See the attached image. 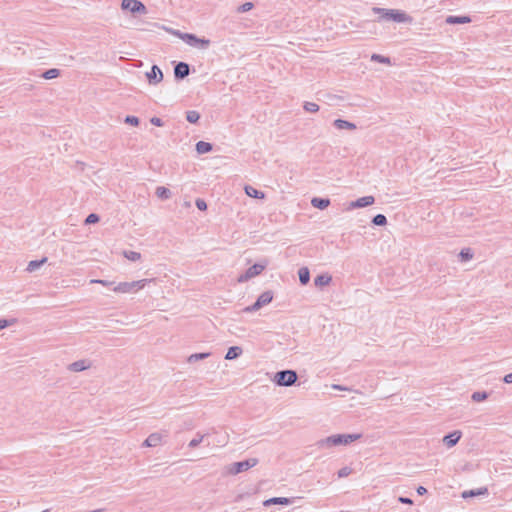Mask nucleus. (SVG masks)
<instances>
[{
  "label": "nucleus",
  "mask_w": 512,
  "mask_h": 512,
  "mask_svg": "<svg viewBox=\"0 0 512 512\" xmlns=\"http://www.w3.org/2000/svg\"><path fill=\"white\" fill-rule=\"evenodd\" d=\"M333 125L339 130H355L357 128L354 123L343 119H336Z\"/></svg>",
  "instance_id": "412c9836"
},
{
  "label": "nucleus",
  "mask_w": 512,
  "mask_h": 512,
  "mask_svg": "<svg viewBox=\"0 0 512 512\" xmlns=\"http://www.w3.org/2000/svg\"><path fill=\"white\" fill-rule=\"evenodd\" d=\"M332 388L336 389V390H347L346 388H344V387H342L340 385H337V384L332 385Z\"/></svg>",
  "instance_id": "603ef678"
},
{
  "label": "nucleus",
  "mask_w": 512,
  "mask_h": 512,
  "mask_svg": "<svg viewBox=\"0 0 512 512\" xmlns=\"http://www.w3.org/2000/svg\"><path fill=\"white\" fill-rule=\"evenodd\" d=\"M9 326V322L6 319H0V330Z\"/></svg>",
  "instance_id": "09e8293b"
},
{
  "label": "nucleus",
  "mask_w": 512,
  "mask_h": 512,
  "mask_svg": "<svg viewBox=\"0 0 512 512\" xmlns=\"http://www.w3.org/2000/svg\"><path fill=\"white\" fill-rule=\"evenodd\" d=\"M91 367V362L86 359H81L71 363L68 369L73 372H81Z\"/></svg>",
  "instance_id": "ddd939ff"
},
{
  "label": "nucleus",
  "mask_w": 512,
  "mask_h": 512,
  "mask_svg": "<svg viewBox=\"0 0 512 512\" xmlns=\"http://www.w3.org/2000/svg\"><path fill=\"white\" fill-rule=\"evenodd\" d=\"M503 381L507 384H511L512 383V372L505 375Z\"/></svg>",
  "instance_id": "8fccbe9b"
},
{
  "label": "nucleus",
  "mask_w": 512,
  "mask_h": 512,
  "mask_svg": "<svg viewBox=\"0 0 512 512\" xmlns=\"http://www.w3.org/2000/svg\"><path fill=\"white\" fill-rule=\"evenodd\" d=\"M242 354V348L239 346H232L228 349L225 359L226 360H233L238 358Z\"/></svg>",
  "instance_id": "393cba45"
},
{
  "label": "nucleus",
  "mask_w": 512,
  "mask_h": 512,
  "mask_svg": "<svg viewBox=\"0 0 512 512\" xmlns=\"http://www.w3.org/2000/svg\"><path fill=\"white\" fill-rule=\"evenodd\" d=\"M361 437L360 434H335L326 437L318 442L319 447H332L338 445H347Z\"/></svg>",
  "instance_id": "f257e3e1"
},
{
  "label": "nucleus",
  "mask_w": 512,
  "mask_h": 512,
  "mask_svg": "<svg viewBox=\"0 0 512 512\" xmlns=\"http://www.w3.org/2000/svg\"><path fill=\"white\" fill-rule=\"evenodd\" d=\"M331 281H332V276L329 275L328 273H324V274H320L315 277L314 285L316 287L322 288L324 286L329 285L331 283Z\"/></svg>",
  "instance_id": "6ab92c4d"
},
{
  "label": "nucleus",
  "mask_w": 512,
  "mask_h": 512,
  "mask_svg": "<svg viewBox=\"0 0 512 512\" xmlns=\"http://www.w3.org/2000/svg\"><path fill=\"white\" fill-rule=\"evenodd\" d=\"M417 493H418L419 495H424V494H426V493H427V489H426L425 487H423V486H419V487L417 488Z\"/></svg>",
  "instance_id": "3c124183"
},
{
  "label": "nucleus",
  "mask_w": 512,
  "mask_h": 512,
  "mask_svg": "<svg viewBox=\"0 0 512 512\" xmlns=\"http://www.w3.org/2000/svg\"><path fill=\"white\" fill-rule=\"evenodd\" d=\"M372 223L375 225V226H384L387 224V218L385 215L383 214H377L373 217L372 219Z\"/></svg>",
  "instance_id": "473e14b6"
},
{
  "label": "nucleus",
  "mask_w": 512,
  "mask_h": 512,
  "mask_svg": "<svg viewBox=\"0 0 512 512\" xmlns=\"http://www.w3.org/2000/svg\"><path fill=\"white\" fill-rule=\"evenodd\" d=\"M471 398L475 402H481L488 398V393L485 391H476L472 394Z\"/></svg>",
  "instance_id": "72a5a7b5"
},
{
  "label": "nucleus",
  "mask_w": 512,
  "mask_h": 512,
  "mask_svg": "<svg viewBox=\"0 0 512 512\" xmlns=\"http://www.w3.org/2000/svg\"><path fill=\"white\" fill-rule=\"evenodd\" d=\"M297 379H298V375H297L296 371L282 370V371H278L275 374L273 381L278 386L289 387V386L294 385L296 383Z\"/></svg>",
  "instance_id": "20e7f679"
},
{
  "label": "nucleus",
  "mask_w": 512,
  "mask_h": 512,
  "mask_svg": "<svg viewBox=\"0 0 512 512\" xmlns=\"http://www.w3.org/2000/svg\"><path fill=\"white\" fill-rule=\"evenodd\" d=\"M146 77L150 84H158L163 79V73L157 65H153L151 70L146 73Z\"/></svg>",
  "instance_id": "9d476101"
},
{
  "label": "nucleus",
  "mask_w": 512,
  "mask_h": 512,
  "mask_svg": "<svg viewBox=\"0 0 512 512\" xmlns=\"http://www.w3.org/2000/svg\"><path fill=\"white\" fill-rule=\"evenodd\" d=\"M164 29H165L167 32H169V33H171V34H173V35H175V36L179 37V38H180V39H182V40H183L184 35H187V33H183V32H181V31H179V30H174V29L166 28V27H164Z\"/></svg>",
  "instance_id": "c03bdc74"
},
{
  "label": "nucleus",
  "mask_w": 512,
  "mask_h": 512,
  "mask_svg": "<svg viewBox=\"0 0 512 512\" xmlns=\"http://www.w3.org/2000/svg\"><path fill=\"white\" fill-rule=\"evenodd\" d=\"M59 75H60V70L59 69L51 68V69L46 70L42 74V77L44 79L50 80V79L57 78Z\"/></svg>",
  "instance_id": "c756f323"
},
{
  "label": "nucleus",
  "mask_w": 512,
  "mask_h": 512,
  "mask_svg": "<svg viewBox=\"0 0 512 512\" xmlns=\"http://www.w3.org/2000/svg\"><path fill=\"white\" fill-rule=\"evenodd\" d=\"M215 435V438L210 441H207V446H210L213 444L214 446H225L228 442V436L227 435H219L218 432L215 429H212V433Z\"/></svg>",
  "instance_id": "2eb2a0df"
},
{
  "label": "nucleus",
  "mask_w": 512,
  "mask_h": 512,
  "mask_svg": "<svg viewBox=\"0 0 512 512\" xmlns=\"http://www.w3.org/2000/svg\"><path fill=\"white\" fill-rule=\"evenodd\" d=\"M459 256L462 261H468V260L472 259L473 253H472L471 249L465 248V249L461 250Z\"/></svg>",
  "instance_id": "e433bc0d"
},
{
  "label": "nucleus",
  "mask_w": 512,
  "mask_h": 512,
  "mask_svg": "<svg viewBox=\"0 0 512 512\" xmlns=\"http://www.w3.org/2000/svg\"><path fill=\"white\" fill-rule=\"evenodd\" d=\"M210 437V433L201 434L200 432L196 433V436L188 443V447L194 449L198 447L205 440L208 441Z\"/></svg>",
  "instance_id": "f3484780"
},
{
  "label": "nucleus",
  "mask_w": 512,
  "mask_h": 512,
  "mask_svg": "<svg viewBox=\"0 0 512 512\" xmlns=\"http://www.w3.org/2000/svg\"><path fill=\"white\" fill-rule=\"evenodd\" d=\"M91 284H101L103 286H107V287H110V286H115L114 285V282L112 281H108V280H102V279H92L90 281Z\"/></svg>",
  "instance_id": "ea45409f"
},
{
  "label": "nucleus",
  "mask_w": 512,
  "mask_h": 512,
  "mask_svg": "<svg viewBox=\"0 0 512 512\" xmlns=\"http://www.w3.org/2000/svg\"><path fill=\"white\" fill-rule=\"evenodd\" d=\"M155 194L158 198L162 200H167L171 197V191L163 186H159L156 188Z\"/></svg>",
  "instance_id": "cd10ccee"
},
{
  "label": "nucleus",
  "mask_w": 512,
  "mask_h": 512,
  "mask_svg": "<svg viewBox=\"0 0 512 512\" xmlns=\"http://www.w3.org/2000/svg\"><path fill=\"white\" fill-rule=\"evenodd\" d=\"M154 281V279H141L132 282H120L113 287V291L117 293H135L143 289L147 283Z\"/></svg>",
  "instance_id": "7ed1b4c3"
},
{
  "label": "nucleus",
  "mask_w": 512,
  "mask_h": 512,
  "mask_svg": "<svg viewBox=\"0 0 512 512\" xmlns=\"http://www.w3.org/2000/svg\"><path fill=\"white\" fill-rule=\"evenodd\" d=\"M98 221H99V216L95 213L89 214L87 216V218L85 219L86 224L97 223Z\"/></svg>",
  "instance_id": "79ce46f5"
},
{
  "label": "nucleus",
  "mask_w": 512,
  "mask_h": 512,
  "mask_svg": "<svg viewBox=\"0 0 512 512\" xmlns=\"http://www.w3.org/2000/svg\"><path fill=\"white\" fill-rule=\"evenodd\" d=\"M311 204L315 208L324 210L330 205V200L328 198L314 197L311 200Z\"/></svg>",
  "instance_id": "4be33fe9"
},
{
  "label": "nucleus",
  "mask_w": 512,
  "mask_h": 512,
  "mask_svg": "<svg viewBox=\"0 0 512 512\" xmlns=\"http://www.w3.org/2000/svg\"><path fill=\"white\" fill-rule=\"evenodd\" d=\"M373 11L380 14L382 19L392 20L397 23H411L413 20L412 17L400 10L373 8Z\"/></svg>",
  "instance_id": "f03ea898"
},
{
  "label": "nucleus",
  "mask_w": 512,
  "mask_h": 512,
  "mask_svg": "<svg viewBox=\"0 0 512 512\" xmlns=\"http://www.w3.org/2000/svg\"><path fill=\"white\" fill-rule=\"evenodd\" d=\"M212 144L205 141H199L196 143V151L198 154H205L212 151Z\"/></svg>",
  "instance_id": "bb28decb"
},
{
  "label": "nucleus",
  "mask_w": 512,
  "mask_h": 512,
  "mask_svg": "<svg viewBox=\"0 0 512 512\" xmlns=\"http://www.w3.org/2000/svg\"><path fill=\"white\" fill-rule=\"evenodd\" d=\"M124 121H125V123L133 125V126L139 125V119L136 116H130V115L126 116Z\"/></svg>",
  "instance_id": "a19ab883"
},
{
  "label": "nucleus",
  "mask_w": 512,
  "mask_h": 512,
  "mask_svg": "<svg viewBox=\"0 0 512 512\" xmlns=\"http://www.w3.org/2000/svg\"><path fill=\"white\" fill-rule=\"evenodd\" d=\"M462 436L461 431H453L452 433H449L448 435L444 436L443 442L447 447H453L458 443Z\"/></svg>",
  "instance_id": "4468645a"
},
{
  "label": "nucleus",
  "mask_w": 512,
  "mask_h": 512,
  "mask_svg": "<svg viewBox=\"0 0 512 512\" xmlns=\"http://www.w3.org/2000/svg\"><path fill=\"white\" fill-rule=\"evenodd\" d=\"M399 502H401L402 504H409L411 505L413 503L412 499L408 498V497H399Z\"/></svg>",
  "instance_id": "de8ad7c7"
},
{
  "label": "nucleus",
  "mask_w": 512,
  "mask_h": 512,
  "mask_svg": "<svg viewBox=\"0 0 512 512\" xmlns=\"http://www.w3.org/2000/svg\"><path fill=\"white\" fill-rule=\"evenodd\" d=\"M47 257H43L40 260H32L28 263L26 270L28 272H35L37 269H39L43 264L47 262Z\"/></svg>",
  "instance_id": "5701e85b"
},
{
  "label": "nucleus",
  "mask_w": 512,
  "mask_h": 512,
  "mask_svg": "<svg viewBox=\"0 0 512 512\" xmlns=\"http://www.w3.org/2000/svg\"><path fill=\"white\" fill-rule=\"evenodd\" d=\"M190 73V66L185 62H178L174 67V76L176 79H184Z\"/></svg>",
  "instance_id": "9b49d317"
},
{
  "label": "nucleus",
  "mask_w": 512,
  "mask_h": 512,
  "mask_svg": "<svg viewBox=\"0 0 512 512\" xmlns=\"http://www.w3.org/2000/svg\"><path fill=\"white\" fill-rule=\"evenodd\" d=\"M273 300V293L272 291H265L263 292L255 301L254 304L247 306L243 309V312L245 313H251L258 311L263 306L268 305Z\"/></svg>",
  "instance_id": "39448f33"
},
{
  "label": "nucleus",
  "mask_w": 512,
  "mask_h": 512,
  "mask_svg": "<svg viewBox=\"0 0 512 512\" xmlns=\"http://www.w3.org/2000/svg\"><path fill=\"white\" fill-rule=\"evenodd\" d=\"M485 494H488V489L486 487L480 488V489H477V490H467V491H464L462 493V497L464 499H466V498L475 497V496H479V495H485Z\"/></svg>",
  "instance_id": "a878e982"
},
{
  "label": "nucleus",
  "mask_w": 512,
  "mask_h": 512,
  "mask_svg": "<svg viewBox=\"0 0 512 512\" xmlns=\"http://www.w3.org/2000/svg\"><path fill=\"white\" fill-rule=\"evenodd\" d=\"M374 201H375V199L373 196H364V197L357 199L356 201H352L349 204V209L367 207V206L372 205L374 203Z\"/></svg>",
  "instance_id": "f8f14e48"
},
{
  "label": "nucleus",
  "mask_w": 512,
  "mask_h": 512,
  "mask_svg": "<svg viewBox=\"0 0 512 512\" xmlns=\"http://www.w3.org/2000/svg\"><path fill=\"white\" fill-rule=\"evenodd\" d=\"M124 257L130 261H138L141 258V254L136 251H124Z\"/></svg>",
  "instance_id": "c9c22d12"
},
{
  "label": "nucleus",
  "mask_w": 512,
  "mask_h": 512,
  "mask_svg": "<svg viewBox=\"0 0 512 512\" xmlns=\"http://www.w3.org/2000/svg\"><path fill=\"white\" fill-rule=\"evenodd\" d=\"M183 41L192 47H199L202 49H206L210 45V40L205 38H198L195 34L187 33L184 35Z\"/></svg>",
  "instance_id": "6e6552de"
},
{
  "label": "nucleus",
  "mask_w": 512,
  "mask_h": 512,
  "mask_svg": "<svg viewBox=\"0 0 512 512\" xmlns=\"http://www.w3.org/2000/svg\"><path fill=\"white\" fill-rule=\"evenodd\" d=\"M303 108L309 113H315L319 111V105L314 102H305Z\"/></svg>",
  "instance_id": "f704fd0d"
},
{
  "label": "nucleus",
  "mask_w": 512,
  "mask_h": 512,
  "mask_svg": "<svg viewBox=\"0 0 512 512\" xmlns=\"http://www.w3.org/2000/svg\"><path fill=\"white\" fill-rule=\"evenodd\" d=\"M252 8H253V3H251V2H246V3L242 4L241 6H239V7L237 8V12H239V13H245V12L250 11Z\"/></svg>",
  "instance_id": "58836bf2"
},
{
  "label": "nucleus",
  "mask_w": 512,
  "mask_h": 512,
  "mask_svg": "<svg viewBox=\"0 0 512 512\" xmlns=\"http://www.w3.org/2000/svg\"><path fill=\"white\" fill-rule=\"evenodd\" d=\"M150 122H151L152 125H155V126H158V127H161V126L164 125L163 121L160 118H158V117H152L150 119Z\"/></svg>",
  "instance_id": "49530a36"
},
{
  "label": "nucleus",
  "mask_w": 512,
  "mask_h": 512,
  "mask_svg": "<svg viewBox=\"0 0 512 512\" xmlns=\"http://www.w3.org/2000/svg\"><path fill=\"white\" fill-rule=\"evenodd\" d=\"M371 60L374 62H380L384 64H390V58L382 56L380 54H372Z\"/></svg>",
  "instance_id": "4c0bfd02"
},
{
  "label": "nucleus",
  "mask_w": 512,
  "mask_h": 512,
  "mask_svg": "<svg viewBox=\"0 0 512 512\" xmlns=\"http://www.w3.org/2000/svg\"><path fill=\"white\" fill-rule=\"evenodd\" d=\"M121 7L123 10H129L131 13H145V5L138 0H122Z\"/></svg>",
  "instance_id": "1a4fd4ad"
},
{
  "label": "nucleus",
  "mask_w": 512,
  "mask_h": 512,
  "mask_svg": "<svg viewBox=\"0 0 512 512\" xmlns=\"http://www.w3.org/2000/svg\"><path fill=\"white\" fill-rule=\"evenodd\" d=\"M266 266H267V262L256 263V264L252 265L251 267H249L246 270V272L244 274L239 276L238 281L245 282L255 276H258L259 274L262 273V271L266 268Z\"/></svg>",
  "instance_id": "0eeeda50"
},
{
  "label": "nucleus",
  "mask_w": 512,
  "mask_h": 512,
  "mask_svg": "<svg viewBox=\"0 0 512 512\" xmlns=\"http://www.w3.org/2000/svg\"><path fill=\"white\" fill-rule=\"evenodd\" d=\"M293 503V499L291 498H286V497H273V498H270L268 500H265L263 505L264 506H270V505H274V504H279V505H290Z\"/></svg>",
  "instance_id": "a211bd4d"
},
{
  "label": "nucleus",
  "mask_w": 512,
  "mask_h": 512,
  "mask_svg": "<svg viewBox=\"0 0 512 512\" xmlns=\"http://www.w3.org/2000/svg\"><path fill=\"white\" fill-rule=\"evenodd\" d=\"M471 22V18L469 16H454V15H450L446 18V23L447 24H451V25H454V24H466V23H470Z\"/></svg>",
  "instance_id": "aec40b11"
},
{
  "label": "nucleus",
  "mask_w": 512,
  "mask_h": 512,
  "mask_svg": "<svg viewBox=\"0 0 512 512\" xmlns=\"http://www.w3.org/2000/svg\"><path fill=\"white\" fill-rule=\"evenodd\" d=\"M245 192L248 196L253 197V198H258V199L264 198V193L255 189L252 186H246Z\"/></svg>",
  "instance_id": "c85d7f7f"
},
{
  "label": "nucleus",
  "mask_w": 512,
  "mask_h": 512,
  "mask_svg": "<svg viewBox=\"0 0 512 512\" xmlns=\"http://www.w3.org/2000/svg\"><path fill=\"white\" fill-rule=\"evenodd\" d=\"M195 204L196 207L201 211H205L207 209V203L201 198L196 199Z\"/></svg>",
  "instance_id": "37998d69"
},
{
  "label": "nucleus",
  "mask_w": 512,
  "mask_h": 512,
  "mask_svg": "<svg viewBox=\"0 0 512 512\" xmlns=\"http://www.w3.org/2000/svg\"><path fill=\"white\" fill-rule=\"evenodd\" d=\"M299 281L302 285H307L310 281V271L307 267H301L298 270Z\"/></svg>",
  "instance_id": "b1692460"
},
{
  "label": "nucleus",
  "mask_w": 512,
  "mask_h": 512,
  "mask_svg": "<svg viewBox=\"0 0 512 512\" xmlns=\"http://www.w3.org/2000/svg\"><path fill=\"white\" fill-rule=\"evenodd\" d=\"M186 119L190 123H197L198 120L200 119V114L195 110H190L186 112Z\"/></svg>",
  "instance_id": "2f4dec72"
},
{
  "label": "nucleus",
  "mask_w": 512,
  "mask_h": 512,
  "mask_svg": "<svg viewBox=\"0 0 512 512\" xmlns=\"http://www.w3.org/2000/svg\"><path fill=\"white\" fill-rule=\"evenodd\" d=\"M209 355H210V353H194V354H191L188 357V362L189 363H194V362H197L199 360H203V359L208 358Z\"/></svg>",
  "instance_id": "7c9ffc66"
},
{
  "label": "nucleus",
  "mask_w": 512,
  "mask_h": 512,
  "mask_svg": "<svg viewBox=\"0 0 512 512\" xmlns=\"http://www.w3.org/2000/svg\"><path fill=\"white\" fill-rule=\"evenodd\" d=\"M351 473V469L349 467H343L338 471V477L343 478L348 476Z\"/></svg>",
  "instance_id": "a18cd8bd"
},
{
  "label": "nucleus",
  "mask_w": 512,
  "mask_h": 512,
  "mask_svg": "<svg viewBox=\"0 0 512 512\" xmlns=\"http://www.w3.org/2000/svg\"><path fill=\"white\" fill-rule=\"evenodd\" d=\"M257 458H249L244 461L235 462L231 465V468L229 469V472L231 474H239L241 472L247 471L248 469L256 466L258 464Z\"/></svg>",
  "instance_id": "423d86ee"
},
{
  "label": "nucleus",
  "mask_w": 512,
  "mask_h": 512,
  "mask_svg": "<svg viewBox=\"0 0 512 512\" xmlns=\"http://www.w3.org/2000/svg\"><path fill=\"white\" fill-rule=\"evenodd\" d=\"M162 442V434L160 433H152L147 439L143 442V446L145 447H156Z\"/></svg>",
  "instance_id": "dca6fc26"
}]
</instances>
